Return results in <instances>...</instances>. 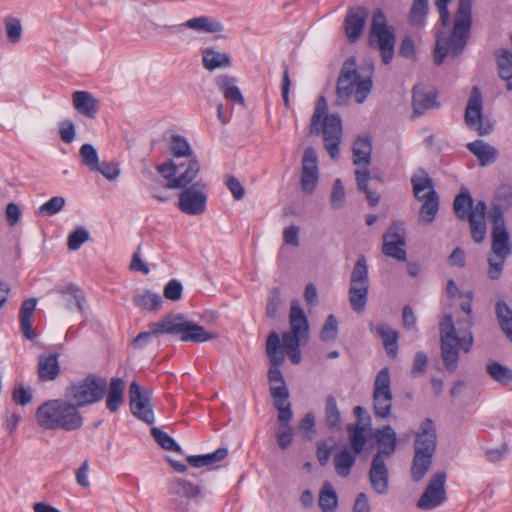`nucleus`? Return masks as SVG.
<instances>
[{
  "label": "nucleus",
  "instance_id": "nucleus-1",
  "mask_svg": "<svg viewBox=\"0 0 512 512\" xmlns=\"http://www.w3.org/2000/svg\"><path fill=\"white\" fill-rule=\"evenodd\" d=\"M463 298L460 304L463 316L457 317L456 322L451 314H445L439 323L441 357L447 371L455 372L458 367L459 349L469 352L473 346L474 339L471 332L472 322V300L471 291L461 294Z\"/></svg>",
  "mask_w": 512,
  "mask_h": 512
},
{
  "label": "nucleus",
  "instance_id": "nucleus-2",
  "mask_svg": "<svg viewBox=\"0 0 512 512\" xmlns=\"http://www.w3.org/2000/svg\"><path fill=\"white\" fill-rule=\"evenodd\" d=\"M162 333L179 335L181 341L202 343L217 338V334L208 332L204 327L189 321L182 314L170 315L159 322L149 324V330L139 333L132 341L136 349L144 348L154 336Z\"/></svg>",
  "mask_w": 512,
  "mask_h": 512
},
{
  "label": "nucleus",
  "instance_id": "nucleus-3",
  "mask_svg": "<svg viewBox=\"0 0 512 512\" xmlns=\"http://www.w3.org/2000/svg\"><path fill=\"white\" fill-rule=\"evenodd\" d=\"M473 0H459L452 32L446 36L442 32L436 34L434 61L442 64L445 58L453 60L465 49L470 37L472 26Z\"/></svg>",
  "mask_w": 512,
  "mask_h": 512
},
{
  "label": "nucleus",
  "instance_id": "nucleus-4",
  "mask_svg": "<svg viewBox=\"0 0 512 512\" xmlns=\"http://www.w3.org/2000/svg\"><path fill=\"white\" fill-rule=\"evenodd\" d=\"M36 420L46 430L75 431L82 427L83 417L68 399L48 400L36 411Z\"/></svg>",
  "mask_w": 512,
  "mask_h": 512
},
{
  "label": "nucleus",
  "instance_id": "nucleus-5",
  "mask_svg": "<svg viewBox=\"0 0 512 512\" xmlns=\"http://www.w3.org/2000/svg\"><path fill=\"white\" fill-rule=\"evenodd\" d=\"M327 103L325 97L317 100L310 124V133L322 135L325 149L335 160L339 157V145L342 139V120L337 114H326Z\"/></svg>",
  "mask_w": 512,
  "mask_h": 512
},
{
  "label": "nucleus",
  "instance_id": "nucleus-6",
  "mask_svg": "<svg viewBox=\"0 0 512 512\" xmlns=\"http://www.w3.org/2000/svg\"><path fill=\"white\" fill-rule=\"evenodd\" d=\"M437 436L433 421L426 418L420 425L414 440V456L411 465V479L421 481L430 469L436 451Z\"/></svg>",
  "mask_w": 512,
  "mask_h": 512
},
{
  "label": "nucleus",
  "instance_id": "nucleus-7",
  "mask_svg": "<svg viewBox=\"0 0 512 512\" xmlns=\"http://www.w3.org/2000/svg\"><path fill=\"white\" fill-rule=\"evenodd\" d=\"M453 210L460 220H468L472 239L476 243L483 242L487 232L485 201L480 200L473 205L469 191L464 189L455 197Z\"/></svg>",
  "mask_w": 512,
  "mask_h": 512
},
{
  "label": "nucleus",
  "instance_id": "nucleus-8",
  "mask_svg": "<svg viewBox=\"0 0 512 512\" xmlns=\"http://www.w3.org/2000/svg\"><path fill=\"white\" fill-rule=\"evenodd\" d=\"M107 391L105 378L89 374L85 378L72 382L65 390V398L70 400L77 409L101 401Z\"/></svg>",
  "mask_w": 512,
  "mask_h": 512
},
{
  "label": "nucleus",
  "instance_id": "nucleus-9",
  "mask_svg": "<svg viewBox=\"0 0 512 512\" xmlns=\"http://www.w3.org/2000/svg\"><path fill=\"white\" fill-rule=\"evenodd\" d=\"M414 197L423 201L419 211V221L431 224L439 210V197L434 189L433 180L423 170L414 174L411 178Z\"/></svg>",
  "mask_w": 512,
  "mask_h": 512
},
{
  "label": "nucleus",
  "instance_id": "nucleus-10",
  "mask_svg": "<svg viewBox=\"0 0 512 512\" xmlns=\"http://www.w3.org/2000/svg\"><path fill=\"white\" fill-rule=\"evenodd\" d=\"M159 174L168 182L166 188H186L193 182L200 171V164L196 157L187 160H169L156 167Z\"/></svg>",
  "mask_w": 512,
  "mask_h": 512
},
{
  "label": "nucleus",
  "instance_id": "nucleus-11",
  "mask_svg": "<svg viewBox=\"0 0 512 512\" xmlns=\"http://www.w3.org/2000/svg\"><path fill=\"white\" fill-rule=\"evenodd\" d=\"M168 506L173 512H193L202 498V487L184 478H173L167 486Z\"/></svg>",
  "mask_w": 512,
  "mask_h": 512
},
{
  "label": "nucleus",
  "instance_id": "nucleus-12",
  "mask_svg": "<svg viewBox=\"0 0 512 512\" xmlns=\"http://www.w3.org/2000/svg\"><path fill=\"white\" fill-rule=\"evenodd\" d=\"M372 89L370 76L361 78L355 69L343 70L337 81V101L341 103L352 95L363 103Z\"/></svg>",
  "mask_w": 512,
  "mask_h": 512
},
{
  "label": "nucleus",
  "instance_id": "nucleus-13",
  "mask_svg": "<svg viewBox=\"0 0 512 512\" xmlns=\"http://www.w3.org/2000/svg\"><path fill=\"white\" fill-rule=\"evenodd\" d=\"M369 40L370 44L380 51L384 64H389L394 56L395 35L388 28L381 11L373 15Z\"/></svg>",
  "mask_w": 512,
  "mask_h": 512
},
{
  "label": "nucleus",
  "instance_id": "nucleus-14",
  "mask_svg": "<svg viewBox=\"0 0 512 512\" xmlns=\"http://www.w3.org/2000/svg\"><path fill=\"white\" fill-rule=\"evenodd\" d=\"M464 122L469 129L476 131L480 136H487L494 129V122L483 117V98L478 86H474L471 90L465 109Z\"/></svg>",
  "mask_w": 512,
  "mask_h": 512
},
{
  "label": "nucleus",
  "instance_id": "nucleus-15",
  "mask_svg": "<svg viewBox=\"0 0 512 512\" xmlns=\"http://www.w3.org/2000/svg\"><path fill=\"white\" fill-rule=\"evenodd\" d=\"M388 367L382 368L376 375L373 386V408L376 418L387 419L391 416L392 391Z\"/></svg>",
  "mask_w": 512,
  "mask_h": 512
},
{
  "label": "nucleus",
  "instance_id": "nucleus-16",
  "mask_svg": "<svg viewBox=\"0 0 512 512\" xmlns=\"http://www.w3.org/2000/svg\"><path fill=\"white\" fill-rule=\"evenodd\" d=\"M489 216L492 222V253L495 257L508 258L512 246L501 206L493 205Z\"/></svg>",
  "mask_w": 512,
  "mask_h": 512
},
{
  "label": "nucleus",
  "instance_id": "nucleus-17",
  "mask_svg": "<svg viewBox=\"0 0 512 512\" xmlns=\"http://www.w3.org/2000/svg\"><path fill=\"white\" fill-rule=\"evenodd\" d=\"M266 353L270 361L268 380L270 383V394L272 395V388L286 387L283 374L279 369L284 363L285 357L281 348L280 337L275 331L270 332L267 337Z\"/></svg>",
  "mask_w": 512,
  "mask_h": 512
},
{
  "label": "nucleus",
  "instance_id": "nucleus-18",
  "mask_svg": "<svg viewBox=\"0 0 512 512\" xmlns=\"http://www.w3.org/2000/svg\"><path fill=\"white\" fill-rule=\"evenodd\" d=\"M152 391L141 387L133 381L129 387L130 409L139 420L151 425L155 421L152 405L150 403Z\"/></svg>",
  "mask_w": 512,
  "mask_h": 512
},
{
  "label": "nucleus",
  "instance_id": "nucleus-19",
  "mask_svg": "<svg viewBox=\"0 0 512 512\" xmlns=\"http://www.w3.org/2000/svg\"><path fill=\"white\" fill-rule=\"evenodd\" d=\"M406 231L402 221H395L383 234L382 252L385 256L393 258L397 261H405L407 253Z\"/></svg>",
  "mask_w": 512,
  "mask_h": 512
},
{
  "label": "nucleus",
  "instance_id": "nucleus-20",
  "mask_svg": "<svg viewBox=\"0 0 512 512\" xmlns=\"http://www.w3.org/2000/svg\"><path fill=\"white\" fill-rule=\"evenodd\" d=\"M446 473L436 472L429 480L427 487L417 501V507L423 510H431L446 501Z\"/></svg>",
  "mask_w": 512,
  "mask_h": 512
},
{
  "label": "nucleus",
  "instance_id": "nucleus-21",
  "mask_svg": "<svg viewBox=\"0 0 512 512\" xmlns=\"http://www.w3.org/2000/svg\"><path fill=\"white\" fill-rule=\"evenodd\" d=\"M201 184L197 182L192 187H186L179 195L178 208L188 215H201L206 209L207 197L199 189Z\"/></svg>",
  "mask_w": 512,
  "mask_h": 512
},
{
  "label": "nucleus",
  "instance_id": "nucleus-22",
  "mask_svg": "<svg viewBox=\"0 0 512 512\" xmlns=\"http://www.w3.org/2000/svg\"><path fill=\"white\" fill-rule=\"evenodd\" d=\"M317 154L313 147H307L302 158L301 189L311 194L318 183Z\"/></svg>",
  "mask_w": 512,
  "mask_h": 512
},
{
  "label": "nucleus",
  "instance_id": "nucleus-23",
  "mask_svg": "<svg viewBox=\"0 0 512 512\" xmlns=\"http://www.w3.org/2000/svg\"><path fill=\"white\" fill-rule=\"evenodd\" d=\"M413 112L417 115L424 114L427 110L438 108L437 91L433 86L417 84L413 88L412 96Z\"/></svg>",
  "mask_w": 512,
  "mask_h": 512
},
{
  "label": "nucleus",
  "instance_id": "nucleus-24",
  "mask_svg": "<svg viewBox=\"0 0 512 512\" xmlns=\"http://www.w3.org/2000/svg\"><path fill=\"white\" fill-rule=\"evenodd\" d=\"M369 482L373 490L379 495H385L389 489V471L384 459L380 455H374L370 470Z\"/></svg>",
  "mask_w": 512,
  "mask_h": 512
},
{
  "label": "nucleus",
  "instance_id": "nucleus-25",
  "mask_svg": "<svg viewBox=\"0 0 512 512\" xmlns=\"http://www.w3.org/2000/svg\"><path fill=\"white\" fill-rule=\"evenodd\" d=\"M368 12L363 7L349 8L344 20V29L349 42H356L361 36Z\"/></svg>",
  "mask_w": 512,
  "mask_h": 512
},
{
  "label": "nucleus",
  "instance_id": "nucleus-26",
  "mask_svg": "<svg viewBox=\"0 0 512 512\" xmlns=\"http://www.w3.org/2000/svg\"><path fill=\"white\" fill-rule=\"evenodd\" d=\"M352 162L356 169L369 170L372 154V138L368 134L359 135L353 143Z\"/></svg>",
  "mask_w": 512,
  "mask_h": 512
},
{
  "label": "nucleus",
  "instance_id": "nucleus-27",
  "mask_svg": "<svg viewBox=\"0 0 512 512\" xmlns=\"http://www.w3.org/2000/svg\"><path fill=\"white\" fill-rule=\"evenodd\" d=\"M375 440L378 447V452L375 455H380L381 459L390 458L397 445L396 432L392 426L386 425L381 429L375 431Z\"/></svg>",
  "mask_w": 512,
  "mask_h": 512
},
{
  "label": "nucleus",
  "instance_id": "nucleus-28",
  "mask_svg": "<svg viewBox=\"0 0 512 512\" xmlns=\"http://www.w3.org/2000/svg\"><path fill=\"white\" fill-rule=\"evenodd\" d=\"M272 398L274 406L278 410V421L280 426H290L289 423L293 417L291 404L288 402L289 391L287 387L272 388Z\"/></svg>",
  "mask_w": 512,
  "mask_h": 512
},
{
  "label": "nucleus",
  "instance_id": "nucleus-29",
  "mask_svg": "<svg viewBox=\"0 0 512 512\" xmlns=\"http://www.w3.org/2000/svg\"><path fill=\"white\" fill-rule=\"evenodd\" d=\"M72 102L77 112L88 118H94L98 112V100L87 91H75L72 94Z\"/></svg>",
  "mask_w": 512,
  "mask_h": 512
},
{
  "label": "nucleus",
  "instance_id": "nucleus-30",
  "mask_svg": "<svg viewBox=\"0 0 512 512\" xmlns=\"http://www.w3.org/2000/svg\"><path fill=\"white\" fill-rule=\"evenodd\" d=\"M57 353L41 354L38 358V376L42 381L55 380L60 374Z\"/></svg>",
  "mask_w": 512,
  "mask_h": 512
},
{
  "label": "nucleus",
  "instance_id": "nucleus-31",
  "mask_svg": "<svg viewBox=\"0 0 512 512\" xmlns=\"http://www.w3.org/2000/svg\"><path fill=\"white\" fill-rule=\"evenodd\" d=\"M36 304L37 300L35 298H29L22 303L19 311L21 332L28 340H34L37 337L36 332L32 328L31 321Z\"/></svg>",
  "mask_w": 512,
  "mask_h": 512
},
{
  "label": "nucleus",
  "instance_id": "nucleus-32",
  "mask_svg": "<svg viewBox=\"0 0 512 512\" xmlns=\"http://www.w3.org/2000/svg\"><path fill=\"white\" fill-rule=\"evenodd\" d=\"M179 28H188L199 33H219L223 30V25L216 19L200 16L187 20Z\"/></svg>",
  "mask_w": 512,
  "mask_h": 512
},
{
  "label": "nucleus",
  "instance_id": "nucleus-33",
  "mask_svg": "<svg viewBox=\"0 0 512 512\" xmlns=\"http://www.w3.org/2000/svg\"><path fill=\"white\" fill-rule=\"evenodd\" d=\"M467 149L477 157L481 166L494 163L498 157L497 149L483 140L468 143Z\"/></svg>",
  "mask_w": 512,
  "mask_h": 512
},
{
  "label": "nucleus",
  "instance_id": "nucleus-34",
  "mask_svg": "<svg viewBox=\"0 0 512 512\" xmlns=\"http://www.w3.org/2000/svg\"><path fill=\"white\" fill-rule=\"evenodd\" d=\"M289 323L292 332L302 335L303 337L309 336V323L305 312L300 307L297 301H293L290 306Z\"/></svg>",
  "mask_w": 512,
  "mask_h": 512
},
{
  "label": "nucleus",
  "instance_id": "nucleus-35",
  "mask_svg": "<svg viewBox=\"0 0 512 512\" xmlns=\"http://www.w3.org/2000/svg\"><path fill=\"white\" fill-rule=\"evenodd\" d=\"M124 389L125 382L121 378H112L110 380L106 399V406L110 412H116L123 403Z\"/></svg>",
  "mask_w": 512,
  "mask_h": 512
},
{
  "label": "nucleus",
  "instance_id": "nucleus-36",
  "mask_svg": "<svg viewBox=\"0 0 512 512\" xmlns=\"http://www.w3.org/2000/svg\"><path fill=\"white\" fill-rule=\"evenodd\" d=\"M237 80L228 75H220L216 79V84L219 87L220 91L224 94L227 100L233 101L235 103L243 104L244 98L236 86Z\"/></svg>",
  "mask_w": 512,
  "mask_h": 512
},
{
  "label": "nucleus",
  "instance_id": "nucleus-37",
  "mask_svg": "<svg viewBox=\"0 0 512 512\" xmlns=\"http://www.w3.org/2000/svg\"><path fill=\"white\" fill-rule=\"evenodd\" d=\"M495 312L502 332L512 342V309L504 300H498Z\"/></svg>",
  "mask_w": 512,
  "mask_h": 512
},
{
  "label": "nucleus",
  "instance_id": "nucleus-38",
  "mask_svg": "<svg viewBox=\"0 0 512 512\" xmlns=\"http://www.w3.org/2000/svg\"><path fill=\"white\" fill-rule=\"evenodd\" d=\"M169 152L173 156L172 160L182 161L196 157L188 143V141L178 134L171 136Z\"/></svg>",
  "mask_w": 512,
  "mask_h": 512
},
{
  "label": "nucleus",
  "instance_id": "nucleus-39",
  "mask_svg": "<svg viewBox=\"0 0 512 512\" xmlns=\"http://www.w3.org/2000/svg\"><path fill=\"white\" fill-rule=\"evenodd\" d=\"M356 455L355 452L352 453L347 448L335 455V470L340 477L346 478L350 475L351 469L356 461Z\"/></svg>",
  "mask_w": 512,
  "mask_h": 512
},
{
  "label": "nucleus",
  "instance_id": "nucleus-40",
  "mask_svg": "<svg viewBox=\"0 0 512 512\" xmlns=\"http://www.w3.org/2000/svg\"><path fill=\"white\" fill-rule=\"evenodd\" d=\"M378 335L381 337L383 341V345L387 351V354L391 358H395L397 356V350H398V333L393 330L390 326L387 324H382L376 329Z\"/></svg>",
  "mask_w": 512,
  "mask_h": 512
},
{
  "label": "nucleus",
  "instance_id": "nucleus-41",
  "mask_svg": "<svg viewBox=\"0 0 512 512\" xmlns=\"http://www.w3.org/2000/svg\"><path fill=\"white\" fill-rule=\"evenodd\" d=\"M318 504L322 512H334L338 505V497L329 482H324L319 493Z\"/></svg>",
  "mask_w": 512,
  "mask_h": 512
},
{
  "label": "nucleus",
  "instance_id": "nucleus-42",
  "mask_svg": "<svg viewBox=\"0 0 512 512\" xmlns=\"http://www.w3.org/2000/svg\"><path fill=\"white\" fill-rule=\"evenodd\" d=\"M356 182L358 190L363 191L371 206H376L379 203L380 197L375 192L368 189V182L370 179L369 170H355Z\"/></svg>",
  "mask_w": 512,
  "mask_h": 512
},
{
  "label": "nucleus",
  "instance_id": "nucleus-43",
  "mask_svg": "<svg viewBox=\"0 0 512 512\" xmlns=\"http://www.w3.org/2000/svg\"><path fill=\"white\" fill-rule=\"evenodd\" d=\"M134 302L137 306L145 310H158L162 304V297L157 293H152L149 290L144 291L142 294L137 295L134 298Z\"/></svg>",
  "mask_w": 512,
  "mask_h": 512
},
{
  "label": "nucleus",
  "instance_id": "nucleus-44",
  "mask_svg": "<svg viewBox=\"0 0 512 512\" xmlns=\"http://www.w3.org/2000/svg\"><path fill=\"white\" fill-rule=\"evenodd\" d=\"M60 293L66 296L67 309H72V306L75 305L80 312L83 311L85 297L77 286L70 284L65 289H62Z\"/></svg>",
  "mask_w": 512,
  "mask_h": 512
},
{
  "label": "nucleus",
  "instance_id": "nucleus-45",
  "mask_svg": "<svg viewBox=\"0 0 512 512\" xmlns=\"http://www.w3.org/2000/svg\"><path fill=\"white\" fill-rule=\"evenodd\" d=\"M325 420H326V424L329 428H332V429L338 428L340 425V421H341L340 411L337 407L336 400L332 395H329L326 398Z\"/></svg>",
  "mask_w": 512,
  "mask_h": 512
},
{
  "label": "nucleus",
  "instance_id": "nucleus-46",
  "mask_svg": "<svg viewBox=\"0 0 512 512\" xmlns=\"http://www.w3.org/2000/svg\"><path fill=\"white\" fill-rule=\"evenodd\" d=\"M151 434L154 440L159 444V446L165 450L174 451L181 453L182 449L175 440L169 436L166 432L162 431L157 427H153L151 429Z\"/></svg>",
  "mask_w": 512,
  "mask_h": 512
},
{
  "label": "nucleus",
  "instance_id": "nucleus-47",
  "mask_svg": "<svg viewBox=\"0 0 512 512\" xmlns=\"http://www.w3.org/2000/svg\"><path fill=\"white\" fill-rule=\"evenodd\" d=\"M5 31L9 42L16 44L22 37V25L18 18L8 16L3 20Z\"/></svg>",
  "mask_w": 512,
  "mask_h": 512
},
{
  "label": "nucleus",
  "instance_id": "nucleus-48",
  "mask_svg": "<svg viewBox=\"0 0 512 512\" xmlns=\"http://www.w3.org/2000/svg\"><path fill=\"white\" fill-rule=\"evenodd\" d=\"M232 61L229 54L215 48H205L202 51V64H230Z\"/></svg>",
  "mask_w": 512,
  "mask_h": 512
},
{
  "label": "nucleus",
  "instance_id": "nucleus-49",
  "mask_svg": "<svg viewBox=\"0 0 512 512\" xmlns=\"http://www.w3.org/2000/svg\"><path fill=\"white\" fill-rule=\"evenodd\" d=\"M487 372L495 381L502 385H506L512 381V370L497 362L488 364Z\"/></svg>",
  "mask_w": 512,
  "mask_h": 512
},
{
  "label": "nucleus",
  "instance_id": "nucleus-50",
  "mask_svg": "<svg viewBox=\"0 0 512 512\" xmlns=\"http://www.w3.org/2000/svg\"><path fill=\"white\" fill-rule=\"evenodd\" d=\"M82 162L90 171L99 169V158L96 149L91 144H83L79 150Z\"/></svg>",
  "mask_w": 512,
  "mask_h": 512
},
{
  "label": "nucleus",
  "instance_id": "nucleus-51",
  "mask_svg": "<svg viewBox=\"0 0 512 512\" xmlns=\"http://www.w3.org/2000/svg\"><path fill=\"white\" fill-rule=\"evenodd\" d=\"M348 431L350 432L349 438L353 452L360 454L366 444L365 428L356 424L353 428L349 426Z\"/></svg>",
  "mask_w": 512,
  "mask_h": 512
},
{
  "label": "nucleus",
  "instance_id": "nucleus-52",
  "mask_svg": "<svg viewBox=\"0 0 512 512\" xmlns=\"http://www.w3.org/2000/svg\"><path fill=\"white\" fill-rule=\"evenodd\" d=\"M65 203L66 201L63 197L54 196L38 208L37 214L40 216L55 215L63 209Z\"/></svg>",
  "mask_w": 512,
  "mask_h": 512
},
{
  "label": "nucleus",
  "instance_id": "nucleus-53",
  "mask_svg": "<svg viewBox=\"0 0 512 512\" xmlns=\"http://www.w3.org/2000/svg\"><path fill=\"white\" fill-rule=\"evenodd\" d=\"M428 11V0H414L410 10V21L413 25H421Z\"/></svg>",
  "mask_w": 512,
  "mask_h": 512
},
{
  "label": "nucleus",
  "instance_id": "nucleus-54",
  "mask_svg": "<svg viewBox=\"0 0 512 512\" xmlns=\"http://www.w3.org/2000/svg\"><path fill=\"white\" fill-rule=\"evenodd\" d=\"M89 232L84 227H78L72 231L67 239L68 249L71 251L78 250L85 242L89 240Z\"/></svg>",
  "mask_w": 512,
  "mask_h": 512
},
{
  "label": "nucleus",
  "instance_id": "nucleus-55",
  "mask_svg": "<svg viewBox=\"0 0 512 512\" xmlns=\"http://www.w3.org/2000/svg\"><path fill=\"white\" fill-rule=\"evenodd\" d=\"M338 334V322L333 314H330L320 332L322 341L335 340Z\"/></svg>",
  "mask_w": 512,
  "mask_h": 512
},
{
  "label": "nucleus",
  "instance_id": "nucleus-56",
  "mask_svg": "<svg viewBox=\"0 0 512 512\" xmlns=\"http://www.w3.org/2000/svg\"><path fill=\"white\" fill-rule=\"evenodd\" d=\"M368 298V291L361 289L349 290V302L352 309L358 313L364 311Z\"/></svg>",
  "mask_w": 512,
  "mask_h": 512
},
{
  "label": "nucleus",
  "instance_id": "nucleus-57",
  "mask_svg": "<svg viewBox=\"0 0 512 512\" xmlns=\"http://www.w3.org/2000/svg\"><path fill=\"white\" fill-rule=\"evenodd\" d=\"M307 341V337H303L300 334L288 331L282 335L283 347L281 346V348L283 351L300 348V345L306 343Z\"/></svg>",
  "mask_w": 512,
  "mask_h": 512
},
{
  "label": "nucleus",
  "instance_id": "nucleus-58",
  "mask_svg": "<svg viewBox=\"0 0 512 512\" xmlns=\"http://www.w3.org/2000/svg\"><path fill=\"white\" fill-rule=\"evenodd\" d=\"M351 282H369L368 267L364 256L359 257L351 273Z\"/></svg>",
  "mask_w": 512,
  "mask_h": 512
},
{
  "label": "nucleus",
  "instance_id": "nucleus-59",
  "mask_svg": "<svg viewBox=\"0 0 512 512\" xmlns=\"http://www.w3.org/2000/svg\"><path fill=\"white\" fill-rule=\"evenodd\" d=\"M507 258L489 256L487 275L491 280H497L501 277L503 266Z\"/></svg>",
  "mask_w": 512,
  "mask_h": 512
},
{
  "label": "nucleus",
  "instance_id": "nucleus-60",
  "mask_svg": "<svg viewBox=\"0 0 512 512\" xmlns=\"http://www.w3.org/2000/svg\"><path fill=\"white\" fill-rule=\"evenodd\" d=\"M96 172H100L107 180H115L120 175V166L117 162H102L99 163V169Z\"/></svg>",
  "mask_w": 512,
  "mask_h": 512
},
{
  "label": "nucleus",
  "instance_id": "nucleus-61",
  "mask_svg": "<svg viewBox=\"0 0 512 512\" xmlns=\"http://www.w3.org/2000/svg\"><path fill=\"white\" fill-rule=\"evenodd\" d=\"M345 200V190L340 179H336L333 184L331 194V205L335 209H339L343 206Z\"/></svg>",
  "mask_w": 512,
  "mask_h": 512
},
{
  "label": "nucleus",
  "instance_id": "nucleus-62",
  "mask_svg": "<svg viewBox=\"0 0 512 512\" xmlns=\"http://www.w3.org/2000/svg\"><path fill=\"white\" fill-rule=\"evenodd\" d=\"M183 287L178 280H170L164 287V297L171 301H178L182 296Z\"/></svg>",
  "mask_w": 512,
  "mask_h": 512
},
{
  "label": "nucleus",
  "instance_id": "nucleus-63",
  "mask_svg": "<svg viewBox=\"0 0 512 512\" xmlns=\"http://www.w3.org/2000/svg\"><path fill=\"white\" fill-rule=\"evenodd\" d=\"M277 443L282 449H287L293 441L291 426H280L276 433Z\"/></svg>",
  "mask_w": 512,
  "mask_h": 512
},
{
  "label": "nucleus",
  "instance_id": "nucleus-64",
  "mask_svg": "<svg viewBox=\"0 0 512 512\" xmlns=\"http://www.w3.org/2000/svg\"><path fill=\"white\" fill-rule=\"evenodd\" d=\"M428 364V356L422 352L419 351L416 353L412 365L411 373L414 377H417L420 374H423L426 371V367Z\"/></svg>",
  "mask_w": 512,
  "mask_h": 512
}]
</instances>
